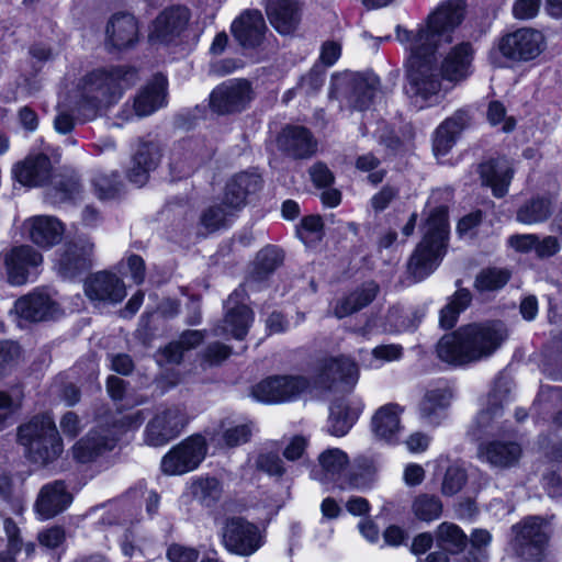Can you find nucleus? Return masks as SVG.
Instances as JSON below:
<instances>
[{"instance_id": "nucleus-1", "label": "nucleus", "mask_w": 562, "mask_h": 562, "mask_svg": "<svg viewBox=\"0 0 562 562\" xmlns=\"http://www.w3.org/2000/svg\"><path fill=\"white\" fill-rule=\"evenodd\" d=\"M463 10L462 0H450L430 14L426 26L415 34L397 27V40L411 52L406 92L419 108L439 100L442 81L431 55L439 43L451 41V32L461 23Z\"/></svg>"}, {"instance_id": "nucleus-2", "label": "nucleus", "mask_w": 562, "mask_h": 562, "mask_svg": "<svg viewBox=\"0 0 562 562\" xmlns=\"http://www.w3.org/2000/svg\"><path fill=\"white\" fill-rule=\"evenodd\" d=\"M134 78L133 70L121 67L92 70L70 92L68 105L86 120H92L100 110L116 103Z\"/></svg>"}, {"instance_id": "nucleus-3", "label": "nucleus", "mask_w": 562, "mask_h": 562, "mask_svg": "<svg viewBox=\"0 0 562 562\" xmlns=\"http://www.w3.org/2000/svg\"><path fill=\"white\" fill-rule=\"evenodd\" d=\"M502 325H469L445 335L437 345L438 357L450 364H465L490 357L505 339Z\"/></svg>"}, {"instance_id": "nucleus-4", "label": "nucleus", "mask_w": 562, "mask_h": 562, "mask_svg": "<svg viewBox=\"0 0 562 562\" xmlns=\"http://www.w3.org/2000/svg\"><path fill=\"white\" fill-rule=\"evenodd\" d=\"M448 237L446 207L435 209L424 226V237L408 262V270L416 280L428 277L439 265Z\"/></svg>"}, {"instance_id": "nucleus-5", "label": "nucleus", "mask_w": 562, "mask_h": 562, "mask_svg": "<svg viewBox=\"0 0 562 562\" xmlns=\"http://www.w3.org/2000/svg\"><path fill=\"white\" fill-rule=\"evenodd\" d=\"M18 441L24 447L29 459L47 464L63 452V441L49 414L33 416L18 427Z\"/></svg>"}, {"instance_id": "nucleus-6", "label": "nucleus", "mask_w": 562, "mask_h": 562, "mask_svg": "<svg viewBox=\"0 0 562 562\" xmlns=\"http://www.w3.org/2000/svg\"><path fill=\"white\" fill-rule=\"evenodd\" d=\"M259 177L243 172L233 177L226 184L222 203L210 206L201 216L202 225L209 231H216L227 224L229 218L246 204V196L255 191Z\"/></svg>"}, {"instance_id": "nucleus-7", "label": "nucleus", "mask_w": 562, "mask_h": 562, "mask_svg": "<svg viewBox=\"0 0 562 562\" xmlns=\"http://www.w3.org/2000/svg\"><path fill=\"white\" fill-rule=\"evenodd\" d=\"M544 46L540 32L532 29H519L501 37L490 53L491 61L506 66V61H528L538 57Z\"/></svg>"}, {"instance_id": "nucleus-8", "label": "nucleus", "mask_w": 562, "mask_h": 562, "mask_svg": "<svg viewBox=\"0 0 562 562\" xmlns=\"http://www.w3.org/2000/svg\"><path fill=\"white\" fill-rule=\"evenodd\" d=\"M378 87L379 79L373 75L336 74L331 77L329 95L346 102L351 109L363 111L371 105Z\"/></svg>"}, {"instance_id": "nucleus-9", "label": "nucleus", "mask_w": 562, "mask_h": 562, "mask_svg": "<svg viewBox=\"0 0 562 562\" xmlns=\"http://www.w3.org/2000/svg\"><path fill=\"white\" fill-rule=\"evenodd\" d=\"M206 440L193 435L172 447L161 459L160 469L167 475H182L194 471L205 459Z\"/></svg>"}, {"instance_id": "nucleus-10", "label": "nucleus", "mask_w": 562, "mask_h": 562, "mask_svg": "<svg viewBox=\"0 0 562 562\" xmlns=\"http://www.w3.org/2000/svg\"><path fill=\"white\" fill-rule=\"evenodd\" d=\"M186 424L187 416L180 406H159L145 427L144 442L149 447H162L177 438Z\"/></svg>"}, {"instance_id": "nucleus-11", "label": "nucleus", "mask_w": 562, "mask_h": 562, "mask_svg": "<svg viewBox=\"0 0 562 562\" xmlns=\"http://www.w3.org/2000/svg\"><path fill=\"white\" fill-rule=\"evenodd\" d=\"M222 542L229 552L249 557L263 546L265 537L255 524L241 517H233L223 527Z\"/></svg>"}, {"instance_id": "nucleus-12", "label": "nucleus", "mask_w": 562, "mask_h": 562, "mask_svg": "<svg viewBox=\"0 0 562 562\" xmlns=\"http://www.w3.org/2000/svg\"><path fill=\"white\" fill-rule=\"evenodd\" d=\"M3 261L8 281L12 285H23L33 281L38 274L43 263V256L30 245H22L0 254Z\"/></svg>"}, {"instance_id": "nucleus-13", "label": "nucleus", "mask_w": 562, "mask_h": 562, "mask_svg": "<svg viewBox=\"0 0 562 562\" xmlns=\"http://www.w3.org/2000/svg\"><path fill=\"white\" fill-rule=\"evenodd\" d=\"M310 387V382L300 375L271 376L252 389V396L262 403L276 404L294 401Z\"/></svg>"}, {"instance_id": "nucleus-14", "label": "nucleus", "mask_w": 562, "mask_h": 562, "mask_svg": "<svg viewBox=\"0 0 562 562\" xmlns=\"http://www.w3.org/2000/svg\"><path fill=\"white\" fill-rule=\"evenodd\" d=\"M244 297L245 289H237L229 295L225 305V317L222 324L214 328V335L216 337L229 335L238 340L245 338L254 321V314L251 310L243 303Z\"/></svg>"}, {"instance_id": "nucleus-15", "label": "nucleus", "mask_w": 562, "mask_h": 562, "mask_svg": "<svg viewBox=\"0 0 562 562\" xmlns=\"http://www.w3.org/2000/svg\"><path fill=\"white\" fill-rule=\"evenodd\" d=\"M254 92L245 79L228 80L216 87L210 95V105L218 114L240 112L250 103Z\"/></svg>"}, {"instance_id": "nucleus-16", "label": "nucleus", "mask_w": 562, "mask_h": 562, "mask_svg": "<svg viewBox=\"0 0 562 562\" xmlns=\"http://www.w3.org/2000/svg\"><path fill=\"white\" fill-rule=\"evenodd\" d=\"M93 250L89 238L67 243L55 252L54 268L63 278L72 279L91 266Z\"/></svg>"}, {"instance_id": "nucleus-17", "label": "nucleus", "mask_w": 562, "mask_h": 562, "mask_svg": "<svg viewBox=\"0 0 562 562\" xmlns=\"http://www.w3.org/2000/svg\"><path fill=\"white\" fill-rule=\"evenodd\" d=\"M359 380V369L355 360L346 356L325 360L318 376L322 387L350 392Z\"/></svg>"}, {"instance_id": "nucleus-18", "label": "nucleus", "mask_w": 562, "mask_h": 562, "mask_svg": "<svg viewBox=\"0 0 562 562\" xmlns=\"http://www.w3.org/2000/svg\"><path fill=\"white\" fill-rule=\"evenodd\" d=\"M189 19L190 13L183 7H171L164 10L153 22L149 42L153 45L176 43L187 29Z\"/></svg>"}, {"instance_id": "nucleus-19", "label": "nucleus", "mask_w": 562, "mask_h": 562, "mask_svg": "<svg viewBox=\"0 0 562 562\" xmlns=\"http://www.w3.org/2000/svg\"><path fill=\"white\" fill-rule=\"evenodd\" d=\"M166 104V79L156 76L135 97L132 109L124 108L122 116L126 121L134 116L144 117L153 114Z\"/></svg>"}, {"instance_id": "nucleus-20", "label": "nucleus", "mask_w": 562, "mask_h": 562, "mask_svg": "<svg viewBox=\"0 0 562 562\" xmlns=\"http://www.w3.org/2000/svg\"><path fill=\"white\" fill-rule=\"evenodd\" d=\"M477 172L481 184L490 188L492 194L499 199L508 193L515 170L512 160L498 157L480 164Z\"/></svg>"}, {"instance_id": "nucleus-21", "label": "nucleus", "mask_w": 562, "mask_h": 562, "mask_svg": "<svg viewBox=\"0 0 562 562\" xmlns=\"http://www.w3.org/2000/svg\"><path fill=\"white\" fill-rule=\"evenodd\" d=\"M360 397H344L334 402L329 408L326 431L335 437H342L351 429L363 411Z\"/></svg>"}, {"instance_id": "nucleus-22", "label": "nucleus", "mask_w": 562, "mask_h": 562, "mask_svg": "<svg viewBox=\"0 0 562 562\" xmlns=\"http://www.w3.org/2000/svg\"><path fill=\"white\" fill-rule=\"evenodd\" d=\"M85 292L91 301L112 304L121 302L126 295L123 281L106 271L91 276L85 283Z\"/></svg>"}, {"instance_id": "nucleus-23", "label": "nucleus", "mask_w": 562, "mask_h": 562, "mask_svg": "<svg viewBox=\"0 0 562 562\" xmlns=\"http://www.w3.org/2000/svg\"><path fill=\"white\" fill-rule=\"evenodd\" d=\"M29 238L38 247L52 248L61 240L64 224L52 215H36L24 222Z\"/></svg>"}, {"instance_id": "nucleus-24", "label": "nucleus", "mask_w": 562, "mask_h": 562, "mask_svg": "<svg viewBox=\"0 0 562 562\" xmlns=\"http://www.w3.org/2000/svg\"><path fill=\"white\" fill-rule=\"evenodd\" d=\"M521 448L514 441L493 440L482 443L479 448V459L493 469L505 470L515 467L520 457Z\"/></svg>"}, {"instance_id": "nucleus-25", "label": "nucleus", "mask_w": 562, "mask_h": 562, "mask_svg": "<svg viewBox=\"0 0 562 562\" xmlns=\"http://www.w3.org/2000/svg\"><path fill=\"white\" fill-rule=\"evenodd\" d=\"M266 12L271 25L283 35L292 34L301 22L297 0H267Z\"/></svg>"}, {"instance_id": "nucleus-26", "label": "nucleus", "mask_w": 562, "mask_h": 562, "mask_svg": "<svg viewBox=\"0 0 562 562\" xmlns=\"http://www.w3.org/2000/svg\"><path fill=\"white\" fill-rule=\"evenodd\" d=\"M404 408L396 403L379 407L372 416L371 428L374 436L386 442L397 441L402 432L401 416Z\"/></svg>"}, {"instance_id": "nucleus-27", "label": "nucleus", "mask_w": 562, "mask_h": 562, "mask_svg": "<svg viewBox=\"0 0 562 562\" xmlns=\"http://www.w3.org/2000/svg\"><path fill=\"white\" fill-rule=\"evenodd\" d=\"M231 30L240 45L252 47L260 43L266 24L260 11L246 10L233 21Z\"/></svg>"}, {"instance_id": "nucleus-28", "label": "nucleus", "mask_w": 562, "mask_h": 562, "mask_svg": "<svg viewBox=\"0 0 562 562\" xmlns=\"http://www.w3.org/2000/svg\"><path fill=\"white\" fill-rule=\"evenodd\" d=\"M115 437H110L105 428L89 431L72 447V457L76 461L87 463L93 461L103 452L113 449Z\"/></svg>"}, {"instance_id": "nucleus-29", "label": "nucleus", "mask_w": 562, "mask_h": 562, "mask_svg": "<svg viewBox=\"0 0 562 562\" xmlns=\"http://www.w3.org/2000/svg\"><path fill=\"white\" fill-rule=\"evenodd\" d=\"M71 495L63 482L56 481L42 487L35 509L41 519H49L65 510L71 503Z\"/></svg>"}, {"instance_id": "nucleus-30", "label": "nucleus", "mask_w": 562, "mask_h": 562, "mask_svg": "<svg viewBox=\"0 0 562 562\" xmlns=\"http://www.w3.org/2000/svg\"><path fill=\"white\" fill-rule=\"evenodd\" d=\"M14 311L23 319L40 322L54 317L57 306L48 294L35 291L19 299L14 304Z\"/></svg>"}, {"instance_id": "nucleus-31", "label": "nucleus", "mask_w": 562, "mask_h": 562, "mask_svg": "<svg viewBox=\"0 0 562 562\" xmlns=\"http://www.w3.org/2000/svg\"><path fill=\"white\" fill-rule=\"evenodd\" d=\"M347 464L348 457L342 450L338 448L327 449L319 454L318 468L312 471V476L323 484L333 483L342 488L344 484L339 480Z\"/></svg>"}, {"instance_id": "nucleus-32", "label": "nucleus", "mask_w": 562, "mask_h": 562, "mask_svg": "<svg viewBox=\"0 0 562 562\" xmlns=\"http://www.w3.org/2000/svg\"><path fill=\"white\" fill-rule=\"evenodd\" d=\"M159 158V148L155 144H139L126 171L128 180L138 187L144 186L148 180L149 172L156 168Z\"/></svg>"}, {"instance_id": "nucleus-33", "label": "nucleus", "mask_w": 562, "mask_h": 562, "mask_svg": "<svg viewBox=\"0 0 562 562\" xmlns=\"http://www.w3.org/2000/svg\"><path fill=\"white\" fill-rule=\"evenodd\" d=\"M106 38L117 49L134 45L138 40V23L134 15L114 14L106 26Z\"/></svg>"}, {"instance_id": "nucleus-34", "label": "nucleus", "mask_w": 562, "mask_h": 562, "mask_svg": "<svg viewBox=\"0 0 562 562\" xmlns=\"http://www.w3.org/2000/svg\"><path fill=\"white\" fill-rule=\"evenodd\" d=\"M50 161L45 155L27 157L12 170L14 178L27 187L43 186L50 176Z\"/></svg>"}, {"instance_id": "nucleus-35", "label": "nucleus", "mask_w": 562, "mask_h": 562, "mask_svg": "<svg viewBox=\"0 0 562 562\" xmlns=\"http://www.w3.org/2000/svg\"><path fill=\"white\" fill-rule=\"evenodd\" d=\"M279 143L295 158H306L315 153L316 143L311 133L302 126H289L283 130Z\"/></svg>"}, {"instance_id": "nucleus-36", "label": "nucleus", "mask_w": 562, "mask_h": 562, "mask_svg": "<svg viewBox=\"0 0 562 562\" xmlns=\"http://www.w3.org/2000/svg\"><path fill=\"white\" fill-rule=\"evenodd\" d=\"M465 124V113L457 112L438 126L432 144L434 153L437 157L445 156L450 151Z\"/></svg>"}, {"instance_id": "nucleus-37", "label": "nucleus", "mask_w": 562, "mask_h": 562, "mask_svg": "<svg viewBox=\"0 0 562 562\" xmlns=\"http://www.w3.org/2000/svg\"><path fill=\"white\" fill-rule=\"evenodd\" d=\"M472 49L470 44H460L447 55L442 63V76L448 81H459L470 72Z\"/></svg>"}, {"instance_id": "nucleus-38", "label": "nucleus", "mask_w": 562, "mask_h": 562, "mask_svg": "<svg viewBox=\"0 0 562 562\" xmlns=\"http://www.w3.org/2000/svg\"><path fill=\"white\" fill-rule=\"evenodd\" d=\"M378 293V285L374 282H367L349 295L337 301L334 306V314L338 318L346 317L370 304Z\"/></svg>"}, {"instance_id": "nucleus-39", "label": "nucleus", "mask_w": 562, "mask_h": 562, "mask_svg": "<svg viewBox=\"0 0 562 562\" xmlns=\"http://www.w3.org/2000/svg\"><path fill=\"white\" fill-rule=\"evenodd\" d=\"M438 470H445L440 492L443 496H453L459 493L468 481L467 471L457 462H451L448 457L440 456L435 460Z\"/></svg>"}, {"instance_id": "nucleus-40", "label": "nucleus", "mask_w": 562, "mask_h": 562, "mask_svg": "<svg viewBox=\"0 0 562 562\" xmlns=\"http://www.w3.org/2000/svg\"><path fill=\"white\" fill-rule=\"evenodd\" d=\"M515 543L524 554L528 546L539 547L546 541L544 520L535 516L526 518L521 524L514 526Z\"/></svg>"}, {"instance_id": "nucleus-41", "label": "nucleus", "mask_w": 562, "mask_h": 562, "mask_svg": "<svg viewBox=\"0 0 562 562\" xmlns=\"http://www.w3.org/2000/svg\"><path fill=\"white\" fill-rule=\"evenodd\" d=\"M186 495L204 506H211L220 499L222 485L215 477L198 476L187 484Z\"/></svg>"}, {"instance_id": "nucleus-42", "label": "nucleus", "mask_w": 562, "mask_h": 562, "mask_svg": "<svg viewBox=\"0 0 562 562\" xmlns=\"http://www.w3.org/2000/svg\"><path fill=\"white\" fill-rule=\"evenodd\" d=\"M435 540L443 551L457 554L465 548L468 537L458 525L443 521L436 528Z\"/></svg>"}, {"instance_id": "nucleus-43", "label": "nucleus", "mask_w": 562, "mask_h": 562, "mask_svg": "<svg viewBox=\"0 0 562 562\" xmlns=\"http://www.w3.org/2000/svg\"><path fill=\"white\" fill-rule=\"evenodd\" d=\"M508 382L503 379L497 380L487 396V407L482 409L475 419L479 428H487L491 422L501 415L502 404L508 398Z\"/></svg>"}, {"instance_id": "nucleus-44", "label": "nucleus", "mask_w": 562, "mask_h": 562, "mask_svg": "<svg viewBox=\"0 0 562 562\" xmlns=\"http://www.w3.org/2000/svg\"><path fill=\"white\" fill-rule=\"evenodd\" d=\"M450 395L446 389L428 390L419 404L420 416L429 424H437L442 412L449 405Z\"/></svg>"}, {"instance_id": "nucleus-45", "label": "nucleus", "mask_w": 562, "mask_h": 562, "mask_svg": "<svg viewBox=\"0 0 562 562\" xmlns=\"http://www.w3.org/2000/svg\"><path fill=\"white\" fill-rule=\"evenodd\" d=\"M552 202L549 198H532L521 205L516 214L519 223L532 225L544 222L551 215Z\"/></svg>"}, {"instance_id": "nucleus-46", "label": "nucleus", "mask_w": 562, "mask_h": 562, "mask_svg": "<svg viewBox=\"0 0 562 562\" xmlns=\"http://www.w3.org/2000/svg\"><path fill=\"white\" fill-rule=\"evenodd\" d=\"M443 505L441 499L432 494L422 493L412 502V513L422 521L430 522L440 518Z\"/></svg>"}, {"instance_id": "nucleus-47", "label": "nucleus", "mask_w": 562, "mask_h": 562, "mask_svg": "<svg viewBox=\"0 0 562 562\" xmlns=\"http://www.w3.org/2000/svg\"><path fill=\"white\" fill-rule=\"evenodd\" d=\"M470 302V292L465 289L458 290L440 311V326L443 328L453 327L458 321L459 314L469 306Z\"/></svg>"}, {"instance_id": "nucleus-48", "label": "nucleus", "mask_w": 562, "mask_h": 562, "mask_svg": "<svg viewBox=\"0 0 562 562\" xmlns=\"http://www.w3.org/2000/svg\"><path fill=\"white\" fill-rule=\"evenodd\" d=\"M202 339L203 336L199 330L186 331L178 341L169 344L161 351V356L168 363H178L182 359L183 351L194 348Z\"/></svg>"}, {"instance_id": "nucleus-49", "label": "nucleus", "mask_w": 562, "mask_h": 562, "mask_svg": "<svg viewBox=\"0 0 562 562\" xmlns=\"http://www.w3.org/2000/svg\"><path fill=\"white\" fill-rule=\"evenodd\" d=\"M283 261L282 250L276 246H267L261 249L255 261L254 278L263 279L266 276L274 271Z\"/></svg>"}, {"instance_id": "nucleus-50", "label": "nucleus", "mask_w": 562, "mask_h": 562, "mask_svg": "<svg viewBox=\"0 0 562 562\" xmlns=\"http://www.w3.org/2000/svg\"><path fill=\"white\" fill-rule=\"evenodd\" d=\"M23 402V392L20 387L0 390V431H2L12 416L20 411Z\"/></svg>"}, {"instance_id": "nucleus-51", "label": "nucleus", "mask_w": 562, "mask_h": 562, "mask_svg": "<svg viewBox=\"0 0 562 562\" xmlns=\"http://www.w3.org/2000/svg\"><path fill=\"white\" fill-rule=\"evenodd\" d=\"M222 440L226 447H236L247 442L251 435V427L247 423L225 420L222 423Z\"/></svg>"}, {"instance_id": "nucleus-52", "label": "nucleus", "mask_w": 562, "mask_h": 562, "mask_svg": "<svg viewBox=\"0 0 562 562\" xmlns=\"http://www.w3.org/2000/svg\"><path fill=\"white\" fill-rule=\"evenodd\" d=\"M510 273L502 268L482 270L475 279V288L480 292L495 291L503 288L509 280Z\"/></svg>"}, {"instance_id": "nucleus-53", "label": "nucleus", "mask_w": 562, "mask_h": 562, "mask_svg": "<svg viewBox=\"0 0 562 562\" xmlns=\"http://www.w3.org/2000/svg\"><path fill=\"white\" fill-rule=\"evenodd\" d=\"M4 530L8 536V542L4 543L3 540H0V562H15V554L22 548L19 528L11 519H5Z\"/></svg>"}, {"instance_id": "nucleus-54", "label": "nucleus", "mask_w": 562, "mask_h": 562, "mask_svg": "<svg viewBox=\"0 0 562 562\" xmlns=\"http://www.w3.org/2000/svg\"><path fill=\"white\" fill-rule=\"evenodd\" d=\"M492 542V535L486 529H474L470 537L471 549L464 562H486V548Z\"/></svg>"}, {"instance_id": "nucleus-55", "label": "nucleus", "mask_w": 562, "mask_h": 562, "mask_svg": "<svg viewBox=\"0 0 562 562\" xmlns=\"http://www.w3.org/2000/svg\"><path fill=\"white\" fill-rule=\"evenodd\" d=\"M92 184L99 199H112L117 194L120 190L119 173L98 172L92 179Z\"/></svg>"}, {"instance_id": "nucleus-56", "label": "nucleus", "mask_w": 562, "mask_h": 562, "mask_svg": "<svg viewBox=\"0 0 562 562\" xmlns=\"http://www.w3.org/2000/svg\"><path fill=\"white\" fill-rule=\"evenodd\" d=\"M80 183L74 177L61 179L47 192L48 198L54 203L75 200L80 193Z\"/></svg>"}, {"instance_id": "nucleus-57", "label": "nucleus", "mask_w": 562, "mask_h": 562, "mask_svg": "<svg viewBox=\"0 0 562 562\" xmlns=\"http://www.w3.org/2000/svg\"><path fill=\"white\" fill-rule=\"evenodd\" d=\"M145 420L143 411H132L125 414H121L120 417L115 418L112 429H106L110 437L119 439V435L137 429Z\"/></svg>"}, {"instance_id": "nucleus-58", "label": "nucleus", "mask_w": 562, "mask_h": 562, "mask_svg": "<svg viewBox=\"0 0 562 562\" xmlns=\"http://www.w3.org/2000/svg\"><path fill=\"white\" fill-rule=\"evenodd\" d=\"M402 357V347L400 345H381L372 350V356L367 367L378 369L385 362L398 360Z\"/></svg>"}, {"instance_id": "nucleus-59", "label": "nucleus", "mask_w": 562, "mask_h": 562, "mask_svg": "<svg viewBox=\"0 0 562 562\" xmlns=\"http://www.w3.org/2000/svg\"><path fill=\"white\" fill-rule=\"evenodd\" d=\"M323 223L319 216H306L297 227V236L304 244L318 240L322 237Z\"/></svg>"}, {"instance_id": "nucleus-60", "label": "nucleus", "mask_w": 562, "mask_h": 562, "mask_svg": "<svg viewBox=\"0 0 562 562\" xmlns=\"http://www.w3.org/2000/svg\"><path fill=\"white\" fill-rule=\"evenodd\" d=\"M20 357V347L12 341H0V380L5 376Z\"/></svg>"}, {"instance_id": "nucleus-61", "label": "nucleus", "mask_w": 562, "mask_h": 562, "mask_svg": "<svg viewBox=\"0 0 562 562\" xmlns=\"http://www.w3.org/2000/svg\"><path fill=\"white\" fill-rule=\"evenodd\" d=\"M505 113L506 112L504 105L497 101H494L490 103L487 119L492 125L503 123L502 131L510 132L515 126V121L513 117H506Z\"/></svg>"}, {"instance_id": "nucleus-62", "label": "nucleus", "mask_w": 562, "mask_h": 562, "mask_svg": "<svg viewBox=\"0 0 562 562\" xmlns=\"http://www.w3.org/2000/svg\"><path fill=\"white\" fill-rule=\"evenodd\" d=\"M538 400L540 402L552 403L559 407L555 416V423L562 426V387L561 386H542Z\"/></svg>"}, {"instance_id": "nucleus-63", "label": "nucleus", "mask_w": 562, "mask_h": 562, "mask_svg": "<svg viewBox=\"0 0 562 562\" xmlns=\"http://www.w3.org/2000/svg\"><path fill=\"white\" fill-rule=\"evenodd\" d=\"M167 557L170 562H196L199 551L191 547L172 544L167 551Z\"/></svg>"}, {"instance_id": "nucleus-64", "label": "nucleus", "mask_w": 562, "mask_h": 562, "mask_svg": "<svg viewBox=\"0 0 562 562\" xmlns=\"http://www.w3.org/2000/svg\"><path fill=\"white\" fill-rule=\"evenodd\" d=\"M310 176L317 188H327L334 182V175L323 162L314 164L310 169Z\"/></svg>"}]
</instances>
